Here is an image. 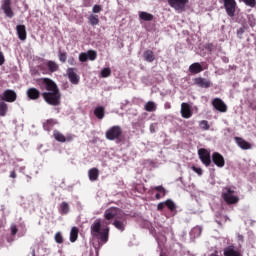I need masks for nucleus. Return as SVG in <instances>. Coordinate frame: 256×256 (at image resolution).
<instances>
[{
    "instance_id": "nucleus-1",
    "label": "nucleus",
    "mask_w": 256,
    "mask_h": 256,
    "mask_svg": "<svg viewBox=\"0 0 256 256\" xmlns=\"http://www.w3.org/2000/svg\"><path fill=\"white\" fill-rule=\"evenodd\" d=\"M39 83L44 85L47 91L41 94L44 101L52 107H59L61 105V91L57 84L51 78H41Z\"/></svg>"
},
{
    "instance_id": "nucleus-2",
    "label": "nucleus",
    "mask_w": 256,
    "mask_h": 256,
    "mask_svg": "<svg viewBox=\"0 0 256 256\" xmlns=\"http://www.w3.org/2000/svg\"><path fill=\"white\" fill-rule=\"evenodd\" d=\"M108 141H117L121 143V137H123V128L119 125L110 127L105 133Z\"/></svg>"
},
{
    "instance_id": "nucleus-3",
    "label": "nucleus",
    "mask_w": 256,
    "mask_h": 256,
    "mask_svg": "<svg viewBox=\"0 0 256 256\" xmlns=\"http://www.w3.org/2000/svg\"><path fill=\"white\" fill-rule=\"evenodd\" d=\"M222 199L227 205H237L239 203V196H235V190L231 189V187L224 188Z\"/></svg>"
},
{
    "instance_id": "nucleus-4",
    "label": "nucleus",
    "mask_w": 256,
    "mask_h": 256,
    "mask_svg": "<svg viewBox=\"0 0 256 256\" xmlns=\"http://www.w3.org/2000/svg\"><path fill=\"white\" fill-rule=\"evenodd\" d=\"M39 67L43 75H48V73H55L59 71V64L53 60H46Z\"/></svg>"
},
{
    "instance_id": "nucleus-5",
    "label": "nucleus",
    "mask_w": 256,
    "mask_h": 256,
    "mask_svg": "<svg viewBox=\"0 0 256 256\" xmlns=\"http://www.w3.org/2000/svg\"><path fill=\"white\" fill-rule=\"evenodd\" d=\"M198 157L201 161V163H203L205 165V167H210L211 166V152L205 148H201L198 150Z\"/></svg>"
},
{
    "instance_id": "nucleus-6",
    "label": "nucleus",
    "mask_w": 256,
    "mask_h": 256,
    "mask_svg": "<svg viewBox=\"0 0 256 256\" xmlns=\"http://www.w3.org/2000/svg\"><path fill=\"white\" fill-rule=\"evenodd\" d=\"M224 3V9L229 17H235V11H237V1L235 0H222Z\"/></svg>"
},
{
    "instance_id": "nucleus-7",
    "label": "nucleus",
    "mask_w": 256,
    "mask_h": 256,
    "mask_svg": "<svg viewBox=\"0 0 256 256\" xmlns=\"http://www.w3.org/2000/svg\"><path fill=\"white\" fill-rule=\"evenodd\" d=\"M187 3H189V0H168V5L180 13L185 11Z\"/></svg>"
},
{
    "instance_id": "nucleus-8",
    "label": "nucleus",
    "mask_w": 256,
    "mask_h": 256,
    "mask_svg": "<svg viewBox=\"0 0 256 256\" xmlns=\"http://www.w3.org/2000/svg\"><path fill=\"white\" fill-rule=\"evenodd\" d=\"M1 9L8 19H13V17H15V12H13V8L11 7V0H3Z\"/></svg>"
},
{
    "instance_id": "nucleus-9",
    "label": "nucleus",
    "mask_w": 256,
    "mask_h": 256,
    "mask_svg": "<svg viewBox=\"0 0 256 256\" xmlns=\"http://www.w3.org/2000/svg\"><path fill=\"white\" fill-rule=\"evenodd\" d=\"M2 101H6L7 103H15V101H17V93L15 90H5L3 92Z\"/></svg>"
},
{
    "instance_id": "nucleus-10",
    "label": "nucleus",
    "mask_w": 256,
    "mask_h": 256,
    "mask_svg": "<svg viewBox=\"0 0 256 256\" xmlns=\"http://www.w3.org/2000/svg\"><path fill=\"white\" fill-rule=\"evenodd\" d=\"M212 162L214 165H216V167H219L220 169L225 167V157H223V155H221L219 152H214L212 154Z\"/></svg>"
},
{
    "instance_id": "nucleus-11",
    "label": "nucleus",
    "mask_w": 256,
    "mask_h": 256,
    "mask_svg": "<svg viewBox=\"0 0 256 256\" xmlns=\"http://www.w3.org/2000/svg\"><path fill=\"white\" fill-rule=\"evenodd\" d=\"M212 105L216 111H219L220 113H227V104H225L221 98H215L212 101Z\"/></svg>"
},
{
    "instance_id": "nucleus-12",
    "label": "nucleus",
    "mask_w": 256,
    "mask_h": 256,
    "mask_svg": "<svg viewBox=\"0 0 256 256\" xmlns=\"http://www.w3.org/2000/svg\"><path fill=\"white\" fill-rule=\"evenodd\" d=\"M101 219H96L92 225L90 226V233L92 237H99V234L101 233Z\"/></svg>"
},
{
    "instance_id": "nucleus-13",
    "label": "nucleus",
    "mask_w": 256,
    "mask_h": 256,
    "mask_svg": "<svg viewBox=\"0 0 256 256\" xmlns=\"http://www.w3.org/2000/svg\"><path fill=\"white\" fill-rule=\"evenodd\" d=\"M77 69L75 68H68L67 69V75H68V79L70 81V83H72V85H79V75H77Z\"/></svg>"
},
{
    "instance_id": "nucleus-14",
    "label": "nucleus",
    "mask_w": 256,
    "mask_h": 256,
    "mask_svg": "<svg viewBox=\"0 0 256 256\" xmlns=\"http://www.w3.org/2000/svg\"><path fill=\"white\" fill-rule=\"evenodd\" d=\"M181 116L183 117V119H190V117L193 116L191 106L188 103L183 102L181 104Z\"/></svg>"
},
{
    "instance_id": "nucleus-15",
    "label": "nucleus",
    "mask_w": 256,
    "mask_h": 256,
    "mask_svg": "<svg viewBox=\"0 0 256 256\" xmlns=\"http://www.w3.org/2000/svg\"><path fill=\"white\" fill-rule=\"evenodd\" d=\"M234 141L238 145V147H240V149H243L244 151H247L252 147L251 143L247 142L245 139L239 136L234 137Z\"/></svg>"
},
{
    "instance_id": "nucleus-16",
    "label": "nucleus",
    "mask_w": 256,
    "mask_h": 256,
    "mask_svg": "<svg viewBox=\"0 0 256 256\" xmlns=\"http://www.w3.org/2000/svg\"><path fill=\"white\" fill-rule=\"evenodd\" d=\"M119 214V208L111 207L104 212V218L106 221H111Z\"/></svg>"
},
{
    "instance_id": "nucleus-17",
    "label": "nucleus",
    "mask_w": 256,
    "mask_h": 256,
    "mask_svg": "<svg viewBox=\"0 0 256 256\" xmlns=\"http://www.w3.org/2000/svg\"><path fill=\"white\" fill-rule=\"evenodd\" d=\"M194 83L195 85H197L198 87H201L202 89H209V87H211L212 85L209 80L202 77L195 78Z\"/></svg>"
},
{
    "instance_id": "nucleus-18",
    "label": "nucleus",
    "mask_w": 256,
    "mask_h": 256,
    "mask_svg": "<svg viewBox=\"0 0 256 256\" xmlns=\"http://www.w3.org/2000/svg\"><path fill=\"white\" fill-rule=\"evenodd\" d=\"M113 225L118 231H125V227L127 225V220L125 217L116 218L113 222Z\"/></svg>"
},
{
    "instance_id": "nucleus-19",
    "label": "nucleus",
    "mask_w": 256,
    "mask_h": 256,
    "mask_svg": "<svg viewBox=\"0 0 256 256\" xmlns=\"http://www.w3.org/2000/svg\"><path fill=\"white\" fill-rule=\"evenodd\" d=\"M16 31L18 39H20V41H25L27 39V28L25 27V25H17Z\"/></svg>"
},
{
    "instance_id": "nucleus-20",
    "label": "nucleus",
    "mask_w": 256,
    "mask_h": 256,
    "mask_svg": "<svg viewBox=\"0 0 256 256\" xmlns=\"http://www.w3.org/2000/svg\"><path fill=\"white\" fill-rule=\"evenodd\" d=\"M224 256H241V252L236 250L235 245L231 244L224 248Z\"/></svg>"
},
{
    "instance_id": "nucleus-21",
    "label": "nucleus",
    "mask_w": 256,
    "mask_h": 256,
    "mask_svg": "<svg viewBox=\"0 0 256 256\" xmlns=\"http://www.w3.org/2000/svg\"><path fill=\"white\" fill-rule=\"evenodd\" d=\"M26 95L32 101H36V99L41 97V92L37 88H29L26 92Z\"/></svg>"
},
{
    "instance_id": "nucleus-22",
    "label": "nucleus",
    "mask_w": 256,
    "mask_h": 256,
    "mask_svg": "<svg viewBox=\"0 0 256 256\" xmlns=\"http://www.w3.org/2000/svg\"><path fill=\"white\" fill-rule=\"evenodd\" d=\"M189 71L193 75H197L203 71V66L199 62H195L189 66Z\"/></svg>"
},
{
    "instance_id": "nucleus-23",
    "label": "nucleus",
    "mask_w": 256,
    "mask_h": 256,
    "mask_svg": "<svg viewBox=\"0 0 256 256\" xmlns=\"http://www.w3.org/2000/svg\"><path fill=\"white\" fill-rule=\"evenodd\" d=\"M58 211L60 215H69V211H71V207L69 206V203L62 202L58 207Z\"/></svg>"
},
{
    "instance_id": "nucleus-24",
    "label": "nucleus",
    "mask_w": 256,
    "mask_h": 256,
    "mask_svg": "<svg viewBox=\"0 0 256 256\" xmlns=\"http://www.w3.org/2000/svg\"><path fill=\"white\" fill-rule=\"evenodd\" d=\"M88 177L90 181H97L99 179V169L97 168H91L88 171Z\"/></svg>"
},
{
    "instance_id": "nucleus-25",
    "label": "nucleus",
    "mask_w": 256,
    "mask_h": 256,
    "mask_svg": "<svg viewBox=\"0 0 256 256\" xmlns=\"http://www.w3.org/2000/svg\"><path fill=\"white\" fill-rule=\"evenodd\" d=\"M144 60L147 61V63H153L155 61V54L152 50H146L143 53Z\"/></svg>"
},
{
    "instance_id": "nucleus-26",
    "label": "nucleus",
    "mask_w": 256,
    "mask_h": 256,
    "mask_svg": "<svg viewBox=\"0 0 256 256\" xmlns=\"http://www.w3.org/2000/svg\"><path fill=\"white\" fill-rule=\"evenodd\" d=\"M55 125H57V120L55 119H48L43 123L45 131H51Z\"/></svg>"
},
{
    "instance_id": "nucleus-27",
    "label": "nucleus",
    "mask_w": 256,
    "mask_h": 256,
    "mask_svg": "<svg viewBox=\"0 0 256 256\" xmlns=\"http://www.w3.org/2000/svg\"><path fill=\"white\" fill-rule=\"evenodd\" d=\"M98 238L102 243H107V241H109V228H105L100 232Z\"/></svg>"
},
{
    "instance_id": "nucleus-28",
    "label": "nucleus",
    "mask_w": 256,
    "mask_h": 256,
    "mask_svg": "<svg viewBox=\"0 0 256 256\" xmlns=\"http://www.w3.org/2000/svg\"><path fill=\"white\" fill-rule=\"evenodd\" d=\"M79 237V228L77 227H72L70 231V241L71 243H75Z\"/></svg>"
},
{
    "instance_id": "nucleus-29",
    "label": "nucleus",
    "mask_w": 256,
    "mask_h": 256,
    "mask_svg": "<svg viewBox=\"0 0 256 256\" xmlns=\"http://www.w3.org/2000/svg\"><path fill=\"white\" fill-rule=\"evenodd\" d=\"M145 111H148L149 113H153V111H157V105L153 101H148L144 105Z\"/></svg>"
},
{
    "instance_id": "nucleus-30",
    "label": "nucleus",
    "mask_w": 256,
    "mask_h": 256,
    "mask_svg": "<svg viewBox=\"0 0 256 256\" xmlns=\"http://www.w3.org/2000/svg\"><path fill=\"white\" fill-rule=\"evenodd\" d=\"M94 115L97 119H103L105 117V108L102 106L96 107L94 110Z\"/></svg>"
},
{
    "instance_id": "nucleus-31",
    "label": "nucleus",
    "mask_w": 256,
    "mask_h": 256,
    "mask_svg": "<svg viewBox=\"0 0 256 256\" xmlns=\"http://www.w3.org/2000/svg\"><path fill=\"white\" fill-rule=\"evenodd\" d=\"M139 18L142 21H153L154 16L149 12H139Z\"/></svg>"
},
{
    "instance_id": "nucleus-32",
    "label": "nucleus",
    "mask_w": 256,
    "mask_h": 256,
    "mask_svg": "<svg viewBox=\"0 0 256 256\" xmlns=\"http://www.w3.org/2000/svg\"><path fill=\"white\" fill-rule=\"evenodd\" d=\"M53 135H54V139L56 141H58L59 143H65L66 142L65 135H63L61 132L55 130Z\"/></svg>"
},
{
    "instance_id": "nucleus-33",
    "label": "nucleus",
    "mask_w": 256,
    "mask_h": 256,
    "mask_svg": "<svg viewBox=\"0 0 256 256\" xmlns=\"http://www.w3.org/2000/svg\"><path fill=\"white\" fill-rule=\"evenodd\" d=\"M8 109L9 108L5 102H0V117H5Z\"/></svg>"
},
{
    "instance_id": "nucleus-34",
    "label": "nucleus",
    "mask_w": 256,
    "mask_h": 256,
    "mask_svg": "<svg viewBox=\"0 0 256 256\" xmlns=\"http://www.w3.org/2000/svg\"><path fill=\"white\" fill-rule=\"evenodd\" d=\"M89 23L92 25V27H95V25H99V16L91 14L89 16Z\"/></svg>"
},
{
    "instance_id": "nucleus-35",
    "label": "nucleus",
    "mask_w": 256,
    "mask_h": 256,
    "mask_svg": "<svg viewBox=\"0 0 256 256\" xmlns=\"http://www.w3.org/2000/svg\"><path fill=\"white\" fill-rule=\"evenodd\" d=\"M165 205L172 212L176 211V209H177V206L175 205V202H173V200H171V199L166 200Z\"/></svg>"
},
{
    "instance_id": "nucleus-36",
    "label": "nucleus",
    "mask_w": 256,
    "mask_h": 256,
    "mask_svg": "<svg viewBox=\"0 0 256 256\" xmlns=\"http://www.w3.org/2000/svg\"><path fill=\"white\" fill-rule=\"evenodd\" d=\"M199 127L203 129V131H209V129H211V126L209 125V121L207 120H201L199 122Z\"/></svg>"
},
{
    "instance_id": "nucleus-37",
    "label": "nucleus",
    "mask_w": 256,
    "mask_h": 256,
    "mask_svg": "<svg viewBox=\"0 0 256 256\" xmlns=\"http://www.w3.org/2000/svg\"><path fill=\"white\" fill-rule=\"evenodd\" d=\"M86 55L90 61H95V59H97V51L95 50H88Z\"/></svg>"
},
{
    "instance_id": "nucleus-38",
    "label": "nucleus",
    "mask_w": 256,
    "mask_h": 256,
    "mask_svg": "<svg viewBox=\"0 0 256 256\" xmlns=\"http://www.w3.org/2000/svg\"><path fill=\"white\" fill-rule=\"evenodd\" d=\"M101 76L104 78L111 77V68H104L101 70Z\"/></svg>"
},
{
    "instance_id": "nucleus-39",
    "label": "nucleus",
    "mask_w": 256,
    "mask_h": 256,
    "mask_svg": "<svg viewBox=\"0 0 256 256\" xmlns=\"http://www.w3.org/2000/svg\"><path fill=\"white\" fill-rule=\"evenodd\" d=\"M153 190L158 191V193H161L162 197H165V195L167 194V191L164 189L163 186H155Z\"/></svg>"
},
{
    "instance_id": "nucleus-40",
    "label": "nucleus",
    "mask_w": 256,
    "mask_h": 256,
    "mask_svg": "<svg viewBox=\"0 0 256 256\" xmlns=\"http://www.w3.org/2000/svg\"><path fill=\"white\" fill-rule=\"evenodd\" d=\"M54 239L59 245H61L63 243V234L61 232H57Z\"/></svg>"
},
{
    "instance_id": "nucleus-41",
    "label": "nucleus",
    "mask_w": 256,
    "mask_h": 256,
    "mask_svg": "<svg viewBox=\"0 0 256 256\" xmlns=\"http://www.w3.org/2000/svg\"><path fill=\"white\" fill-rule=\"evenodd\" d=\"M59 57V61H61V63H65L67 61V52H59L58 54Z\"/></svg>"
},
{
    "instance_id": "nucleus-42",
    "label": "nucleus",
    "mask_w": 256,
    "mask_h": 256,
    "mask_svg": "<svg viewBox=\"0 0 256 256\" xmlns=\"http://www.w3.org/2000/svg\"><path fill=\"white\" fill-rule=\"evenodd\" d=\"M242 1L243 3H245V5H247V7H255L256 5V0H239Z\"/></svg>"
},
{
    "instance_id": "nucleus-43",
    "label": "nucleus",
    "mask_w": 256,
    "mask_h": 256,
    "mask_svg": "<svg viewBox=\"0 0 256 256\" xmlns=\"http://www.w3.org/2000/svg\"><path fill=\"white\" fill-rule=\"evenodd\" d=\"M103 11V8L99 4H95L92 8V13H101Z\"/></svg>"
},
{
    "instance_id": "nucleus-44",
    "label": "nucleus",
    "mask_w": 256,
    "mask_h": 256,
    "mask_svg": "<svg viewBox=\"0 0 256 256\" xmlns=\"http://www.w3.org/2000/svg\"><path fill=\"white\" fill-rule=\"evenodd\" d=\"M87 60H88L87 53L82 52V53L79 54V61L81 63H85V61H87Z\"/></svg>"
},
{
    "instance_id": "nucleus-45",
    "label": "nucleus",
    "mask_w": 256,
    "mask_h": 256,
    "mask_svg": "<svg viewBox=\"0 0 256 256\" xmlns=\"http://www.w3.org/2000/svg\"><path fill=\"white\" fill-rule=\"evenodd\" d=\"M192 171H194V173H197V175H199L201 177V175H203V169L197 167V166H192L191 167Z\"/></svg>"
},
{
    "instance_id": "nucleus-46",
    "label": "nucleus",
    "mask_w": 256,
    "mask_h": 256,
    "mask_svg": "<svg viewBox=\"0 0 256 256\" xmlns=\"http://www.w3.org/2000/svg\"><path fill=\"white\" fill-rule=\"evenodd\" d=\"M10 230H11V235H12L13 237H15V235H17V233H18V231H19V229H17V225H15V224H12V225L10 226Z\"/></svg>"
},
{
    "instance_id": "nucleus-47",
    "label": "nucleus",
    "mask_w": 256,
    "mask_h": 256,
    "mask_svg": "<svg viewBox=\"0 0 256 256\" xmlns=\"http://www.w3.org/2000/svg\"><path fill=\"white\" fill-rule=\"evenodd\" d=\"M193 233L197 234V237L201 236V233H203V228L201 226H197L193 229Z\"/></svg>"
},
{
    "instance_id": "nucleus-48",
    "label": "nucleus",
    "mask_w": 256,
    "mask_h": 256,
    "mask_svg": "<svg viewBox=\"0 0 256 256\" xmlns=\"http://www.w3.org/2000/svg\"><path fill=\"white\" fill-rule=\"evenodd\" d=\"M243 33H245V28L241 27L237 30V37H239V39H243Z\"/></svg>"
},
{
    "instance_id": "nucleus-49",
    "label": "nucleus",
    "mask_w": 256,
    "mask_h": 256,
    "mask_svg": "<svg viewBox=\"0 0 256 256\" xmlns=\"http://www.w3.org/2000/svg\"><path fill=\"white\" fill-rule=\"evenodd\" d=\"M66 141L68 143H71V141H73V139H75V135L73 134H68L66 137H65Z\"/></svg>"
},
{
    "instance_id": "nucleus-50",
    "label": "nucleus",
    "mask_w": 256,
    "mask_h": 256,
    "mask_svg": "<svg viewBox=\"0 0 256 256\" xmlns=\"http://www.w3.org/2000/svg\"><path fill=\"white\" fill-rule=\"evenodd\" d=\"M165 206H166L165 202L158 203L157 205L158 211H163V209H165Z\"/></svg>"
},
{
    "instance_id": "nucleus-51",
    "label": "nucleus",
    "mask_w": 256,
    "mask_h": 256,
    "mask_svg": "<svg viewBox=\"0 0 256 256\" xmlns=\"http://www.w3.org/2000/svg\"><path fill=\"white\" fill-rule=\"evenodd\" d=\"M5 63V55H3V52L0 51V66Z\"/></svg>"
},
{
    "instance_id": "nucleus-52",
    "label": "nucleus",
    "mask_w": 256,
    "mask_h": 256,
    "mask_svg": "<svg viewBox=\"0 0 256 256\" xmlns=\"http://www.w3.org/2000/svg\"><path fill=\"white\" fill-rule=\"evenodd\" d=\"M10 177H11V179H17V172H15V170L11 171Z\"/></svg>"
},
{
    "instance_id": "nucleus-53",
    "label": "nucleus",
    "mask_w": 256,
    "mask_h": 256,
    "mask_svg": "<svg viewBox=\"0 0 256 256\" xmlns=\"http://www.w3.org/2000/svg\"><path fill=\"white\" fill-rule=\"evenodd\" d=\"M68 63H69V65H76L75 58L70 57V58L68 59Z\"/></svg>"
},
{
    "instance_id": "nucleus-54",
    "label": "nucleus",
    "mask_w": 256,
    "mask_h": 256,
    "mask_svg": "<svg viewBox=\"0 0 256 256\" xmlns=\"http://www.w3.org/2000/svg\"><path fill=\"white\" fill-rule=\"evenodd\" d=\"M206 49L207 51H213V44L212 43L207 44Z\"/></svg>"
},
{
    "instance_id": "nucleus-55",
    "label": "nucleus",
    "mask_w": 256,
    "mask_h": 256,
    "mask_svg": "<svg viewBox=\"0 0 256 256\" xmlns=\"http://www.w3.org/2000/svg\"><path fill=\"white\" fill-rule=\"evenodd\" d=\"M161 197H163V195H160L159 193H157V194L155 195V199H157V200L161 199Z\"/></svg>"
},
{
    "instance_id": "nucleus-56",
    "label": "nucleus",
    "mask_w": 256,
    "mask_h": 256,
    "mask_svg": "<svg viewBox=\"0 0 256 256\" xmlns=\"http://www.w3.org/2000/svg\"><path fill=\"white\" fill-rule=\"evenodd\" d=\"M84 6H85V7H91V4H89V3H84Z\"/></svg>"
},
{
    "instance_id": "nucleus-57",
    "label": "nucleus",
    "mask_w": 256,
    "mask_h": 256,
    "mask_svg": "<svg viewBox=\"0 0 256 256\" xmlns=\"http://www.w3.org/2000/svg\"><path fill=\"white\" fill-rule=\"evenodd\" d=\"M211 256H219V255L217 254V251H216V252L212 253Z\"/></svg>"
},
{
    "instance_id": "nucleus-58",
    "label": "nucleus",
    "mask_w": 256,
    "mask_h": 256,
    "mask_svg": "<svg viewBox=\"0 0 256 256\" xmlns=\"http://www.w3.org/2000/svg\"><path fill=\"white\" fill-rule=\"evenodd\" d=\"M111 224V222H106V225H110Z\"/></svg>"
}]
</instances>
